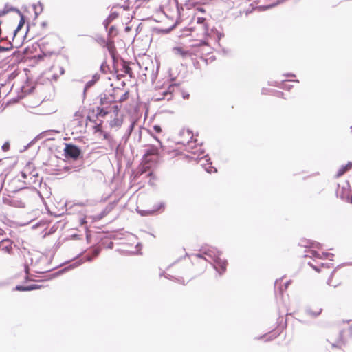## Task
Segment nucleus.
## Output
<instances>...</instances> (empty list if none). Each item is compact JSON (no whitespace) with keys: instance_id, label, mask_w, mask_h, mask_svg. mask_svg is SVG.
I'll return each instance as SVG.
<instances>
[{"instance_id":"f257e3e1","label":"nucleus","mask_w":352,"mask_h":352,"mask_svg":"<svg viewBox=\"0 0 352 352\" xmlns=\"http://www.w3.org/2000/svg\"><path fill=\"white\" fill-rule=\"evenodd\" d=\"M190 36L197 43L192 45V47L208 45L206 38L208 36V26L206 24H199L192 28Z\"/></svg>"},{"instance_id":"f03ea898","label":"nucleus","mask_w":352,"mask_h":352,"mask_svg":"<svg viewBox=\"0 0 352 352\" xmlns=\"http://www.w3.org/2000/svg\"><path fill=\"white\" fill-rule=\"evenodd\" d=\"M111 98L109 96H106L104 94L100 95V106L96 107V116L98 117H105L109 113H111V107L115 103L111 101Z\"/></svg>"},{"instance_id":"7ed1b4c3","label":"nucleus","mask_w":352,"mask_h":352,"mask_svg":"<svg viewBox=\"0 0 352 352\" xmlns=\"http://www.w3.org/2000/svg\"><path fill=\"white\" fill-rule=\"evenodd\" d=\"M129 91H125L120 87H114L112 89L111 92L109 94H104L109 96V98H112L111 101L116 102H122L129 98Z\"/></svg>"},{"instance_id":"20e7f679","label":"nucleus","mask_w":352,"mask_h":352,"mask_svg":"<svg viewBox=\"0 0 352 352\" xmlns=\"http://www.w3.org/2000/svg\"><path fill=\"white\" fill-rule=\"evenodd\" d=\"M64 151L67 157H69L74 160L77 159L81 153L78 147L73 144H66Z\"/></svg>"},{"instance_id":"39448f33","label":"nucleus","mask_w":352,"mask_h":352,"mask_svg":"<svg viewBox=\"0 0 352 352\" xmlns=\"http://www.w3.org/2000/svg\"><path fill=\"white\" fill-rule=\"evenodd\" d=\"M179 91V87L176 85H170L166 89L162 92L163 96L162 98H157V100H170L173 98L174 94Z\"/></svg>"},{"instance_id":"423d86ee","label":"nucleus","mask_w":352,"mask_h":352,"mask_svg":"<svg viewBox=\"0 0 352 352\" xmlns=\"http://www.w3.org/2000/svg\"><path fill=\"white\" fill-rule=\"evenodd\" d=\"M12 243L10 240H3L0 243V252L4 254H10L12 252Z\"/></svg>"},{"instance_id":"0eeeda50","label":"nucleus","mask_w":352,"mask_h":352,"mask_svg":"<svg viewBox=\"0 0 352 352\" xmlns=\"http://www.w3.org/2000/svg\"><path fill=\"white\" fill-rule=\"evenodd\" d=\"M153 160H146L143 161V163L140 166L138 173L141 175L148 172L151 168V162Z\"/></svg>"},{"instance_id":"6e6552de","label":"nucleus","mask_w":352,"mask_h":352,"mask_svg":"<svg viewBox=\"0 0 352 352\" xmlns=\"http://www.w3.org/2000/svg\"><path fill=\"white\" fill-rule=\"evenodd\" d=\"M121 72H122L121 74L122 76L129 75L130 78L133 76L132 69L130 67L129 63L124 60H123L122 63Z\"/></svg>"},{"instance_id":"1a4fd4ad","label":"nucleus","mask_w":352,"mask_h":352,"mask_svg":"<svg viewBox=\"0 0 352 352\" xmlns=\"http://www.w3.org/2000/svg\"><path fill=\"white\" fill-rule=\"evenodd\" d=\"M106 47L108 49L110 54L114 58L116 53V47L113 41L109 40L106 43Z\"/></svg>"},{"instance_id":"9d476101","label":"nucleus","mask_w":352,"mask_h":352,"mask_svg":"<svg viewBox=\"0 0 352 352\" xmlns=\"http://www.w3.org/2000/svg\"><path fill=\"white\" fill-rule=\"evenodd\" d=\"M40 288H41V286L36 285V284H32V285H30L27 287L22 286V285H18L16 287V289L18 291H30V290H34V289H40Z\"/></svg>"},{"instance_id":"9b49d317","label":"nucleus","mask_w":352,"mask_h":352,"mask_svg":"<svg viewBox=\"0 0 352 352\" xmlns=\"http://www.w3.org/2000/svg\"><path fill=\"white\" fill-rule=\"evenodd\" d=\"M173 50L175 54L180 55L182 57H186L190 54L188 51L184 50L182 47H175Z\"/></svg>"},{"instance_id":"f8f14e48","label":"nucleus","mask_w":352,"mask_h":352,"mask_svg":"<svg viewBox=\"0 0 352 352\" xmlns=\"http://www.w3.org/2000/svg\"><path fill=\"white\" fill-rule=\"evenodd\" d=\"M46 58L47 55L44 53H42L32 57L31 60H32L34 63L38 64L42 61H44Z\"/></svg>"},{"instance_id":"ddd939ff","label":"nucleus","mask_w":352,"mask_h":352,"mask_svg":"<svg viewBox=\"0 0 352 352\" xmlns=\"http://www.w3.org/2000/svg\"><path fill=\"white\" fill-rule=\"evenodd\" d=\"M352 167V164L349 162L346 166H343L338 170L336 176L340 177L342 176L346 170H349Z\"/></svg>"},{"instance_id":"4468645a","label":"nucleus","mask_w":352,"mask_h":352,"mask_svg":"<svg viewBox=\"0 0 352 352\" xmlns=\"http://www.w3.org/2000/svg\"><path fill=\"white\" fill-rule=\"evenodd\" d=\"M306 312L311 316H314V317H316L318 315L320 314V313L322 312V309L321 308H318L316 310H312L311 308H307L306 309Z\"/></svg>"},{"instance_id":"2eb2a0df","label":"nucleus","mask_w":352,"mask_h":352,"mask_svg":"<svg viewBox=\"0 0 352 352\" xmlns=\"http://www.w3.org/2000/svg\"><path fill=\"white\" fill-rule=\"evenodd\" d=\"M310 254H311V255H309V256L320 258H322L323 257H327L328 256L331 255L329 253H322V254L320 255L318 252H317L316 251H314V250L311 251Z\"/></svg>"},{"instance_id":"dca6fc26","label":"nucleus","mask_w":352,"mask_h":352,"mask_svg":"<svg viewBox=\"0 0 352 352\" xmlns=\"http://www.w3.org/2000/svg\"><path fill=\"white\" fill-rule=\"evenodd\" d=\"M157 155V148H152L150 150H148L144 155V160H151L149 158L151 155Z\"/></svg>"},{"instance_id":"f3484780","label":"nucleus","mask_w":352,"mask_h":352,"mask_svg":"<svg viewBox=\"0 0 352 352\" xmlns=\"http://www.w3.org/2000/svg\"><path fill=\"white\" fill-rule=\"evenodd\" d=\"M119 14H120L119 12L111 11L110 15L109 16L108 20L110 21H113L115 19H116L119 16Z\"/></svg>"},{"instance_id":"a211bd4d","label":"nucleus","mask_w":352,"mask_h":352,"mask_svg":"<svg viewBox=\"0 0 352 352\" xmlns=\"http://www.w3.org/2000/svg\"><path fill=\"white\" fill-rule=\"evenodd\" d=\"M120 109V107H119L118 105H113L111 107V112H113L116 116H118Z\"/></svg>"},{"instance_id":"6ab92c4d","label":"nucleus","mask_w":352,"mask_h":352,"mask_svg":"<svg viewBox=\"0 0 352 352\" xmlns=\"http://www.w3.org/2000/svg\"><path fill=\"white\" fill-rule=\"evenodd\" d=\"M206 170L209 173H213L217 172V169L215 167L212 166L211 165H210L208 167H206Z\"/></svg>"},{"instance_id":"aec40b11","label":"nucleus","mask_w":352,"mask_h":352,"mask_svg":"<svg viewBox=\"0 0 352 352\" xmlns=\"http://www.w3.org/2000/svg\"><path fill=\"white\" fill-rule=\"evenodd\" d=\"M148 177H150V181L149 182L151 183V185H153L154 184V182H152V180H155V175L153 174V172H150L148 175H147Z\"/></svg>"},{"instance_id":"412c9836","label":"nucleus","mask_w":352,"mask_h":352,"mask_svg":"<svg viewBox=\"0 0 352 352\" xmlns=\"http://www.w3.org/2000/svg\"><path fill=\"white\" fill-rule=\"evenodd\" d=\"M153 130H154V131H155V133H162V129L161 126H159V125H155V126H153Z\"/></svg>"},{"instance_id":"4be33fe9","label":"nucleus","mask_w":352,"mask_h":352,"mask_svg":"<svg viewBox=\"0 0 352 352\" xmlns=\"http://www.w3.org/2000/svg\"><path fill=\"white\" fill-rule=\"evenodd\" d=\"M206 24V19L205 18H203V17H199L197 18V25H199V24Z\"/></svg>"},{"instance_id":"5701e85b","label":"nucleus","mask_w":352,"mask_h":352,"mask_svg":"<svg viewBox=\"0 0 352 352\" xmlns=\"http://www.w3.org/2000/svg\"><path fill=\"white\" fill-rule=\"evenodd\" d=\"M10 148V144L8 142H6L3 146H2V149L3 151H8Z\"/></svg>"},{"instance_id":"b1692460","label":"nucleus","mask_w":352,"mask_h":352,"mask_svg":"<svg viewBox=\"0 0 352 352\" xmlns=\"http://www.w3.org/2000/svg\"><path fill=\"white\" fill-rule=\"evenodd\" d=\"M23 24H24V21H23V19H21L20 23H19V25H18V27H17V28H16V30H15V35H14V36H16V32L19 31V29H21V28L23 25Z\"/></svg>"},{"instance_id":"393cba45","label":"nucleus","mask_w":352,"mask_h":352,"mask_svg":"<svg viewBox=\"0 0 352 352\" xmlns=\"http://www.w3.org/2000/svg\"><path fill=\"white\" fill-rule=\"evenodd\" d=\"M79 222H80V226H85L86 223H87V221H86V218L85 217H82L79 219Z\"/></svg>"},{"instance_id":"a878e982","label":"nucleus","mask_w":352,"mask_h":352,"mask_svg":"<svg viewBox=\"0 0 352 352\" xmlns=\"http://www.w3.org/2000/svg\"><path fill=\"white\" fill-rule=\"evenodd\" d=\"M226 261H224V262H222L221 261V274L223 273V272L226 269Z\"/></svg>"},{"instance_id":"bb28decb","label":"nucleus","mask_w":352,"mask_h":352,"mask_svg":"<svg viewBox=\"0 0 352 352\" xmlns=\"http://www.w3.org/2000/svg\"><path fill=\"white\" fill-rule=\"evenodd\" d=\"M95 129H96V132L102 133V126H101V125H100V124L97 125Z\"/></svg>"},{"instance_id":"cd10ccee","label":"nucleus","mask_w":352,"mask_h":352,"mask_svg":"<svg viewBox=\"0 0 352 352\" xmlns=\"http://www.w3.org/2000/svg\"><path fill=\"white\" fill-rule=\"evenodd\" d=\"M113 31H114V27H113V26H111V27L110 28V29H109V33H110V34H113Z\"/></svg>"},{"instance_id":"c85d7f7f","label":"nucleus","mask_w":352,"mask_h":352,"mask_svg":"<svg viewBox=\"0 0 352 352\" xmlns=\"http://www.w3.org/2000/svg\"><path fill=\"white\" fill-rule=\"evenodd\" d=\"M94 82L97 81L99 79V76L98 75L94 76Z\"/></svg>"},{"instance_id":"c756f323","label":"nucleus","mask_w":352,"mask_h":352,"mask_svg":"<svg viewBox=\"0 0 352 352\" xmlns=\"http://www.w3.org/2000/svg\"><path fill=\"white\" fill-rule=\"evenodd\" d=\"M93 83H94V82H91V81H90V82H87V86H89H89H91V85H93Z\"/></svg>"},{"instance_id":"7c9ffc66","label":"nucleus","mask_w":352,"mask_h":352,"mask_svg":"<svg viewBox=\"0 0 352 352\" xmlns=\"http://www.w3.org/2000/svg\"><path fill=\"white\" fill-rule=\"evenodd\" d=\"M289 283H290V281H288V282L286 283V285H285V287H286V288L287 287V286H288V285H289Z\"/></svg>"},{"instance_id":"2f4dec72","label":"nucleus","mask_w":352,"mask_h":352,"mask_svg":"<svg viewBox=\"0 0 352 352\" xmlns=\"http://www.w3.org/2000/svg\"><path fill=\"white\" fill-rule=\"evenodd\" d=\"M313 268H314V270H316V271H318V268H317L316 267L313 266Z\"/></svg>"},{"instance_id":"473e14b6","label":"nucleus","mask_w":352,"mask_h":352,"mask_svg":"<svg viewBox=\"0 0 352 352\" xmlns=\"http://www.w3.org/2000/svg\"><path fill=\"white\" fill-rule=\"evenodd\" d=\"M126 31H129V28H128V27H127V28H126Z\"/></svg>"},{"instance_id":"72a5a7b5","label":"nucleus","mask_w":352,"mask_h":352,"mask_svg":"<svg viewBox=\"0 0 352 352\" xmlns=\"http://www.w3.org/2000/svg\"><path fill=\"white\" fill-rule=\"evenodd\" d=\"M104 138H107V136L106 134H104Z\"/></svg>"},{"instance_id":"f704fd0d","label":"nucleus","mask_w":352,"mask_h":352,"mask_svg":"<svg viewBox=\"0 0 352 352\" xmlns=\"http://www.w3.org/2000/svg\"><path fill=\"white\" fill-rule=\"evenodd\" d=\"M351 129H352V126H351Z\"/></svg>"}]
</instances>
